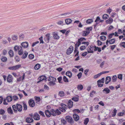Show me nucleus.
Here are the masks:
<instances>
[{"instance_id": "nucleus-1", "label": "nucleus", "mask_w": 125, "mask_h": 125, "mask_svg": "<svg viewBox=\"0 0 125 125\" xmlns=\"http://www.w3.org/2000/svg\"><path fill=\"white\" fill-rule=\"evenodd\" d=\"M12 107L13 111L15 113H17L18 111L21 112L22 110V106L19 104H17L16 105H12Z\"/></svg>"}, {"instance_id": "nucleus-2", "label": "nucleus", "mask_w": 125, "mask_h": 125, "mask_svg": "<svg viewBox=\"0 0 125 125\" xmlns=\"http://www.w3.org/2000/svg\"><path fill=\"white\" fill-rule=\"evenodd\" d=\"M61 107H59L60 110L63 112H65L66 110L67 109V106L65 104L61 103Z\"/></svg>"}, {"instance_id": "nucleus-3", "label": "nucleus", "mask_w": 125, "mask_h": 125, "mask_svg": "<svg viewBox=\"0 0 125 125\" xmlns=\"http://www.w3.org/2000/svg\"><path fill=\"white\" fill-rule=\"evenodd\" d=\"M71 15V13L70 12L65 13H63L59 15V16L60 18H66L70 16Z\"/></svg>"}, {"instance_id": "nucleus-4", "label": "nucleus", "mask_w": 125, "mask_h": 125, "mask_svg": "<svg viewBox=\"0 0 125 125\" xmlns=\"http://www.w3.org/2000/svg\"><path fill=\"white\" fill-rule=\"evenodd\" d=\"M65 119L68 122L71 124L73 123V120L72 118L70 116H67L66 117Z\"/></svg>"}, {"instance_id": "nucleus-5", "label": "nucleus", "mask_w": 125, "mask_h": 125, "mask_svg": "<svg viewBox=\"0 0 125 125\" xmlns=\"http://www.w3.org/2000/svg\"><path fill=\"white\" fill-rule=\"evenodd\" d=\"M29 105L31 107H33L35 105V103L34 101L32 99H30L29 101Z\"/></svg>"}, {"instance_id": "nucleus-6", "label": "nucleus", "mask_w": 125, "mask_h": 125, "mask_svg": "<svg viewBox=\"0 0 125 125\" xmlns=\"http://www.w3.org/2000/svg\"><path fill=\"white\" fill-rule=\"evenodd\" d=\"M33 116L34 119L35 120H39L40 119V116L38 113H36L34 114Z\"/></svg>"}, {"instance_id": "nucleus-7", "label": "nucleus", "mask_w": 125, "mask_h": 125, "mask_svg": "<svg viewBox=\"0 0 125 125\" xmlns=\"http://www.w3.org/2000/svg\"><path fill=\"white\" fill-rule=\"evenodd\" d=\"M50 37V34H46L44 37V40L47 42H49Z\"/></svg>"}, {"instance_id": "nucleus-8", "label": "nucleus", "mask_w": 125, "mask_h": 125, "mask_svg": "<svg viewBox=\"0 0 125 125\" xmlns=\"http://www.w3.org/2000/svg\"><path fill=\"white\" fill-rule=\"evenodd\" d=\"M20 65H18L12 67H9L8 69L10 70H15L18 69L20 67Z\"/></svg>"}, {"instance_id": "nucleus-9", "label": "nucleus", "mask_w": 125, "mask_h": 125, "mask_svg": "<svg viewBox=\"0 0 125 125\" xmlns=\"http://www.w3.org/2000/svg\"><path fill=\"white\" fill-rule=\"evenodd\" d=\"M73 47L72 46H71L69 48L67 51L66 52L68 55H70L73 51Z\"/></svg>"}, {"instance_id": "nucleus-10", "label": "nucleus", "mask_w": 125, "mask_h": 125, "mask_svg": "<svg viewBox=\"0 0 125 125\" xmlns=\"http://www.w3.org/2000/svg\"><path fill=\"white\" fill-rule=\"evenodd\" d=\"M26 122L28 123H31L33 121V120L32 118L30 117H27L25 119Z\"/></svg>"}, {"instance_id": "nucleus-11", "label": "nucleus", "mask_w": 125, "mask_h": 125, "mask_svg": "<svg viewBox=\"0 0 125 125\" xmlns=\"http://www.w3.org/2000/svg\"><path fill=\"white\" fill-rule=\"evenodd\" d=\"M22 47L23 48H27L28 46V42H22L21 44Z\"/></svg>"}, {"instance_id": "nucleus-12", "label": "nucleus", "mask_w": 125, "mask_h": 125, "mask_svg": "<svg viewBox=\"0 0 125 125\" xmlns=\"http://www.w3.org/2000/svg\"><path fill=\"white\" fill-rule=\"evenodd\" d=\"M73 102L71 100H69L68 103V106L69 108L72 107L73 106Z\"/></svg>"}, {"instance_id": "nucleus-13", "label": "nucleus", "mask_w": 125, "mask_h": 125, "mask_svg": "<svg viewBox=\"0 0 125 125\" xmlns=\"http://www.w3.org/2000/svg\"><path fill=\"white\" fill-rule=\"evenodd\" d=\"M73 117L74 120L75 121H78L79 118V116L77 114H74L73 115Z\"/></svg>"}, {"instance_id": "nucleus-14", "label": "nucleus", "mask_w": 125, "mask_h": 125, "mask_svg": "<svg viewBox=\"0 0 125 125\" xmlns=\"http://www.w3.org/2000/svg\"><path fill=\"white\" fill-rule=\"evenodd\" d=\"M111 80V78L110 76H108L106 77L105 78V84H108Z\"/></svg>"}, {"instance_id": "nucleus-15", "label": "nucleus", "mask_w": 125, "mask_h": 125, "mask_svg": "<svg viewBox=\"0 0 125 125\" xmlns=\"http://www.w3.org/2000/svg\"><path fill=\"white\" fill-rule=\"evenodd\" d=\"M90 32L86 31H82V36H87L90 33Z\"/></svg>"}, {"instance_id": "nucleus-16", "label": "nucleus", "mask_w": 125, "mask_h": 125, "mask_svg": "<svg viewBox=\"0 0 125 125\" xmlns=\"http://www.w3.org/2000/svg\"><path fill=\"white\" fill-rule=\"evenodd\" d=\"M72 21V20L70 19H67L65 20V23L67 25H68L71 23Z\"/></svg>"}, {"instance_id": "nucleus-17", "label": "nucleus", "mask_w": 125, "mask_h": 125, "mask_svg": "<svg viewBox=\"0 0 125 125\" xmlns=\"http://www.w3.org/2000/svg\"><path fill=\"white\" fill-rule=\"evenodd\" d=\"M39 81L38 82L39 83V82L43 80H46V78L45 76H42L39 78Z\"/></svg>"}, {"instance_id": "nucleus-18", "label": "nucleus", "mask_w": 125, "mask_h": 125, "mask_svg": "<svg viewBox=\"0 0 125 125\" xmlns=\"http://www.w3.org/2000/svg\"><path fill=\"white\" fill-rule=\"evenodd\" d=\"M12 80V76L11 75H9L8 76L7 81L9 83H10Z\"/></svg>"}, {"instance_id": "nucleus-19", "label": "nucleus", "mask_w": 125, "mask_h": 125, "mask_svg": "<svg viewBox=\"0 0 125 125\" xmlns=\"http://www.w3.org/2000/svg\"><path fill=\"white\" fill-rule=\"evenodd\" d=\"M45 113L47 117H50L51 116L50 111L48 110H46L45 111Z\"/></svg>"}, {"instance_id": "nucleus-20", "label": "nucleus", "mask_w": 125, "mask_h": 125, "mask_svg": "<svg viewBox=\"0 0 125 125\" xmlns=\"http://www.w3.org/2000/svg\"><path fill=\"white\" fill-rule=\"evenodd\" d=\"M28 54V52L25 51L24 52V53L22 56L21 58L22 59H25L27 56Z\"/></svg>"}, {"instance_id": "nucleus-21", "label": "nucleus", "mask_w": 125, "mask_h": 125, "mask_svg": "<svg viewBox=\"0 0 125 125\" xmlns=\"http://www.w3.org/2000/svg\"><path fill=\"white\" fill-rule=\"evenodd\" d=\"M18 54L20 55H21L23 54V51L22 47L21 46L20 47L18 50Z\"/></svg>"}, {"instance_id": "nucleus-22", "label": "nucleus", "mask_w": 125, "mask_h": 125, "mask_svg": "<svg viewBox=\"0 0 125 125\" xmlns=\"http://www.w3.org/2000/svg\"><path fill=\"white\" fill-rule=\"evenodd\" d=\"M49 81H53L55 82L56 81V79L55 78L52 76H50L48 79Z\"/></svg>"}, {"instance_id": "nucleus-23", "label": "nucleus", "mask_w": 125, "mask_h": 125, "mask_svg": "<svg viewBox=\"0 0 125 125\" xmlns=\"http://www.w3.org/2000/svg\"><path fill=\"white\" fill-rule=\"evenodd\" d=\"M93 47V46L92 45L91 46H89L88 47L89 50L88 49L87 51L88 53H93L94 52L93 50H91V49Z\"/></svg>"}, {"instance_id": "nucleus-24", "label": "nucleus", "mask_w": 125, "mask_h": 125, "mask_svg": "<svg viewBox=\"0 0 125 125\" xmlns=\"http://www.w3.org/2000/svg\"><path fill=\"white\" fill-rule=\"evenodd\" d=\"M51 115H52L54 116H56V113L55 111L53 109H52L50 110Z\"/></svg>"}, {"instance_id": "nucleus-25", "label": "nucleus", "mask_w": 125, "mask_h": 125, "mask_svg": "<svg viewBox=\"0 0 125 125\" xmlns=\"http://www.w3.org/2000/svg\"><path fill=\"white\" fill-rule=\"evenodd\" d=\"M52 34L53 35V37L55 39H58L59 38V36L55 32L52 33Z\"/></svg>"}, {"instance_id": "nucleus-26", "label": "nucleus", "mask_w": 125, "mask_h": 125, "mask_svg": "<svg viewBox=\"0 0 125 125\" xmlns=\"http://www.w3.org/2000/svg\"><path fill=\"white\" fill-rule=\"evenodd\" d=\"M118 115L120 116H122L124 115H125V110H123L122 112L118 113Z\"/></svg>"}, {"instance_id": "nucleus-27", "label": "nucleus", "mask_w": 125, "mask_h": 125, "mask_svg": "<svg viewBox=\"0 0 125 125\" xmlns=\"http://www.w3.org/2000/svg\"><path fill=\"white\" fill-rule=\"evenodd\" d=\"M41 67V65L39 64H36L34 67V69L35 70H38Z\"/></svg>"}, {"instance_id": "nucleus-28", "label": "nucleus", "mask_w": 125, "mask_h": 125, "mask_svg": "<svg viewBox=\"0 0 125 125\" xmlns=\"http://www.w3.org/2000/svg\"><path fill=\"white\" fill-rule=\"evenodd\" d=\"M22 104L23 105V107L24 108L23 110L24 111L27 110V106L25 102H22Z\"/></svg>"}, {"instance_id": "nucleus-29", "label": "nucleus", "mask_w": 125, "mask_h": 125, "mask_svg": "<svg viewBox=\"0 0 125 125\" xmlns=\"http://www.w3.org/2000/svg\"><path fill=\"white\" fill-rule=\"evenodd\" d=\"M8 53L11 57H12L13 56V52L12 50H10L8 52Z\"/></svg>"}, {"instance_id": "nucleus-30", "label": "nucleus", "mask_w": 125, "mask_h": 125, "mask_svg": "<svg viewBox=\"0 0 125 125\" xmlns=\"http://www.w3.org/2000/svg\"><path fill=\"white\" fill-rule=\"evenodd\" d=\"M103 92L105 91L106 92V93L107 94L109 93L110 90L108 88H106L104 89L103 90Z\"/></svg>"}, {"instance_id": "nucleus-31", "label": "nucleus", "mask_w": 125, "mask_h": 125, "mask_svg": "<svg viewBox=\"0 0 125 125\" xmlns=\"http://www.w3.org/2000/svg\"><path fill=\"white\" fill-rule=\"evenodd\" d=\"M7 111L10 114H12L13 113L11 107H9L8 108Z\"/></svg>"}, {"instance_id": "nucleus-32", "label": "nucleus", "mask_w": 125, "mask_h": 125, "mask_svg": "<svg viewBox=\"0 0 125 125\" xmlns=\"http://www.w3.org/2000/svg\"><path fill=\"white\" fill-rule=\"evenodd\" d=\"M58 95L60 97H63L64 95V94L63 91H61L59 92Z\"/></svg>"}, {"instance_id": "nucleus-33", "label": "nucleus", "mask_w": 125, "mask_h": 125, "mask_svg": "<svg viewBox=\"0 0 125 125\" xmlns=\"http://www.w3.org/2000/svg\"><path fill=\"white\" fill-rule=\"evenodd\" d=\"M6 99L7 100L8 102H10L12 100V98L11 96H8L7 97Z\"/></svg>"}, {"instance_id": "nucleus-34", "label": "nucleus", "mask_w": 125, "mask_h": 125, "mask_svg": "<svg viewBox=\"0 0 125 125\" xmlns=\"http://www.w3.org/2000/svg\"><path fill=\"white\" fill-rule=\"evenodd\" d=\"M77 88L78 90H81L83 88V87L82 84H79L78 85Z\"/></svg>"}, {"instance_id": "nucleus-35", "label": "nucleus", "mask_w": 125, "mask_h": 125, "mask_svg": "<svg viewBox=\"0 0 125 125\" xmlns=\"http://www.w3.org/2000/svg\"><path fill=\"white\" fill-rule=\"evenodd\" d=\"M113 21V20L112 18L111 17H110V18L108 20L106 21L107 23H110L112 22Z\"/></svg>"}, {"instance_id": "nucleus-36", "label": "nucleus", "mask_w": 125, "mask_h": 125, "mask_svg": "<svg viewBox=\"0 0 125 125\" xmlns=\"http://www.w3.org/2000/svg\"><path fill=\"white\" fill-rule=\"evenodd\" d=\"M109 17L108 15L106 14H104L103 15L102 18L104 20H106L109 18Z\"/></svg>"}, {"instance_id": "nucleus-37", "label": "nucleus", "mask_w": 125, "mask_h": 125, "mask_svg": "<svg viewBox=\"0 0 125 125\" xmlns=\"http://www.w3.org/2000/svg\"><path fill=\"white\" fill-rule=\"evenodd\" d=\"M66 74L69 77H71L72 75L71 72L69 71L67 72L66 73Z\"/></svg>"}, {"instance_id": "nucleus-38", "label": "nucleus", "mask_w": 125, "mask_h": 125, "mask_svg": "<svg viewBox=\"0 0 125 125\" xmlns=\"http://www.w3.org/2000/svg\"><path fill=\"white\" fill-rule=\"evenodd\" d=\"M93 20L92 19H89L86 21V22L87 24H90L93 22Z\"/></svg>"}, {"instance_id": "nucleus-39", "label": "nucleus", "mask_w": 125, "mask_h": 125, "mask_svg": "<svg viewBox=\"0 0 125 125\" xmlns=\"http://www.w3.org/2000/svg\"><path fill=\"white\" fill-rule=\"evenodd\" d=\"M115 39L114 38L113 39L109 40V43L110 44H112L115 43Z\"/></svg>"}, {"instance_id": "nucleus-40", "label": "nucleus", "mask_w": 125, "mask_h": 125, "mask_svg": "<svg viewBox=\"0 0 125 125\" xmlns=\"http://www.w3.org/2000/svg\"><path fill=\"white\" fill-rule=\"evenodd\" d=\"M7 59L6 57L2 56V58L1 59V60L3 62H6L7 60Z\"/></svg>"}, {"instance_id": "nucleus-41", "label": "nucleus", "mask_w": 125, "mask_h": 125, "mask_svg": "<svg viewBox=\"0 0 125 125\" xmlns=\"http://www.w3.org/2000/svg\"><path fill=\"white\" fill-rule=\"evenodd\" d=\"M77 42L76 43L75 45V50H74V53H75L76 52H79L78 50V48L77 47Z\"/></svg>"}, {"instance_id": "nucleus-42", "label": "nucleus", "mask_w": 125, "mask_h": 125, "mask_svg": "<svg viewBox=\"0 0 125 125\" xmlns=\"http://www.w3.org/2000/svg\"><path fill=\"white\" fill-rule=\"evenodd\" d=\"M63 23V21H59L57 22V23L59 25H62Z\"/></svg>"}, {"instance_id": "nucleus-43", "label": "nucleus", "mask_w": 125, "mask_h": 125, "mask_svg": "<svg viewBox=\"0 0 125 125\" xmlns=\"http://www.w3.org/2000/svg\"><path fill=\"white\" fill-rule=\"evenodd\" d=\"M89 121V119L88 118H86L84 120V123L85 125H86Z\"/></svg>"}, {"instance_id": "nucleus-44", "label": "nucleus", "mask_w": 125, "mask_h": 125, "mask_svg": "<svg viewBox=\"0 0 125 125\" xmlns=\"http://www.w3.org/2000/svg\"><path fill=\"white\" fill-rule=\"evenodd\" d=\"M21 46H19L18 45H16L14 47V50L15 51H17V50H18L19 49L20 47Z\"/></svg>"}, {"instance_id": "nucleus-45", "label": "nucleus", "mask_w": 125, "mask_h": 125, "mask_svg": "<svg viewBox=\"0 0 125 125\" xmlns=\"http://www.w3.org/2000/svg\"><path fill=\"white\" fill-rule=\"evenodd\" d=\"M100 39L103 41H104L106 40V37L105 36H101L100 37Z\"/></svg>"}, {"instance_id": "nucleus-46", "label": "nucleus", "mask_w": 125, "mask_h": 125, "mask_svg": "<svg viewBox=\"0 0 125 125\" xmlns=\"http://www.w3.org/2000/svg\"><path fill=\"white\" fill-rule=\"evenodd\" d=\"M74 112L75 113H79L80 112V111L78 109H75L73 110Z\"/></svg>"}, {"instance_id": "nucleus-47", "label": "nucleus", "mask_w": 125, "mask_h": 125, "mask_svg": "<svg viewBox=\"0 0 125 125\" xmlns=\"http://www.w3.org/2000/svg\"><path fill=\"white\" fill-rule=\"evenodd\" d=\"M112 79L113 80V82H115L116 81L117 79V76L116 75H114L112 78Z\"/></svg>"}, {"instance_id": "nucleus-48", "label": "nucleus", "mask_w": 125, "mask_h": 125, "mask_svg": "<svg viewBox=\"0 0 125 125\" xmlns=\"http://www.w3.org/2000/svg\"><path fill=\"white\" fill-rule=\"evenodd\" d=\"M72 100L74 101V102H76L78 101L79 100V98L78 97H73L72 98Z\"/></svg>"}, {"instance_id": "nucleus-49", "label": "nucleus", "mask_w": 125, "mask_h": 125, "mask_svg": "<svg viewBox=\"0 0 125 125\" xmlns=\"http://www.w3.org/2000/svg\"><path fill=\"white\" fill-rule=\"evenodd\" d=\"M105 79L104 78H102L101 79L97 81V82H99L101 83H104V82Z\"/></svg>"}, {"instance_id": "nucleus-50", "label": "nucleus", "mask_w": 125, "mask_h": 125, "mask_svg": "<svg viewBox=\"0 0 125 125\" xmlns=\"http://www.w3.org/2000/svg\"><path fill=\"white\" fill-rule=\"evenodd\" d=\"M5 111L4 110L2 109H0V114L3 115L5 114Z\"/></svg>"}, {"instance_id": "nucleus-51", "label": "nucleus", "mask_w": 125, "mask_h": 125, "mask_svg": "<svg viewBox=\"0 0 125 125\" xmlns=\"http://www.w3.org/2000/svg\"><path fill=\"white\" fill-rule=\"evenodd\" d=\"M56 115L57 114V115H59L61 114V113L60 111L58 109H56L55 110Z\"/></svg>"}, {"instance_id": "nucleus-52", "label": "nucleus", "mask_w": 125, "mask_h": 125, "mask_svg": "<svg viewBox=\"0 0 125 125\" xmlns=\"http://www.w3.org/2000/svg\"><path fill=\"white\" fill-rule=\"evenodd\" d=\"M63 79L64 81L66 82H68V80L66 78V77L65 76H64L63 78Z\"/></svg>"}, {"instance_id": "nucleus-53", "label": "nucleus", "mask_w": 125, "mask_h": 125, "mask_svg": "<svg viewBox=\"0 0 125 125\" xmlns=\"http://www.w3.org/2000/svg\"><path fill=\"white\" fill-rule=\"evenodd\" d=\"M120 45L121 46H122L124 48H125V42H122L120 43Z\"/></svg>"}, {"instance_id": "nucleus-54", "label": "nucleus", "mask_w": 125, "mask_h": 125, "mask_svg": "<svg viewBox=\"0 0 125 125\" xmlns=\"http://www.w3.org/2000/svg\"><path fill=\"white\" fill-rule=\"evenodd\" d=\"M118 78L120 80L122 79V74H119L118 75Z\"/></svg>"}, {"instance_id": "nucleus-55", "label": "nucleus", "mask_w": 125, "mask_h": 125, "mask_svg": "<svg viewBox=\"0 0 125 125\" xmlns=\"http://www.w3.org/2000/svg\"><path fill=\"white\" fill-rule=\"evenodd\" d=\"M92 27H90L86 28L85 29V30L87 31H89L90 32V31H91L92 30Z\"/></svg>"}, {"instance_id": "nucleus-56", "label": "nucleus", "mask_w": 125, "mask_h": 125, "mask_svg": "<svg viewBox=\"0 0 125 125\" xmlns=\"http://www.w3.org/2000/svg\"><path fill=\"white\" fill-rule=\"evenodd\" d=\"M29 58L31 59H32L34 57V55L32 54H30L29 55Z\"/></svg>"}, {"instance_id": "nucleus-57", "label": "nucleus", "mask_w": 125, "mask_h": 125, "mask_svg": "<svg viewBox=\"0 0 125 125\" xmlns=\"http://www.w3.org/2000/svg\"><path fill=\"white\" fill-rule=\"evenodd\" d=\"M86 46H82L80 47V50L81 51L84 50L86 48Z\"/></svg>"}, {"instance_id": "nucleus-58", "label": "nucleus", "mask_w": 125, "mask_h": 125, "mask_svg": "<svg viewBox=\"0 0 125 125\" xmlns=\"http://www.w3.org/2000/svg\"><path fill=\"white\" fill-rule=\"evenodd\" d=\"M97 85L99 87H101L103 86V84L97 81Z\"/></svg>"}, {"instance_id": "nucleus-59", "label": "nucleus", "mask_w": 125, "mask_h": 125, "mask_svg": "<svg viewBox=\"0 0 125 125\" xmlns=\"http://www.w3.org/2000/svg\"><path fill=\"white\" fill-rule=\"evenodd\" d=\"M49 84L50 85H52L53 86L54 85L55 83L53 81H50V82L49 83Z\"/></svg>"}, {"instance_id": "nucleus-60", "label": "nucleus", "mask_w": 125, "mask_h": 125, "mask_svg": "<svg viewBox=\"0 0 125 125\" xmlns=\"http://www.w3.org/2000/svg\"><path fill=\"white\" fill-rule=\"evenodd\" d=\"M39 114L42 115V116H44L45 115L44 114V113L42 111H40L39 112Z\"/></svg>"}, {"instance_id": "nucleus-61", "label": "nucleus", "mask_w": 125, "mask_h": 125, "mask_svg": "<svg viewBox=\"0 0 125 125\" xmlns=\"http://www.w3.org/2000/svg\"><path fill=\"white\" fill-rule=\"evenodd\" d=\"M18 96H17L14 95L13 96V99L14 100H17L18 99Z\"/></svg>"}, {"instance_id": "nucleus-62", "label": "nucleus", "mask_w": 125, "mask_h": 125, "mask_svg": "<svg viewBox=\"0 0 125 125\" xmlns=\"http://www.w3.org/2000/svg\"><path fill=\"white\" fill-rule=\"evenodd\" d=\"M97 42L98 46L101 45L102 44V42L99 40L97 41Z\"/></svg>"}, {"instance_id": "nucleus-63", "label": "nucleus", "mask_w": 125, "mask_h": 125, "mask_svg": "<svg viewBox=\"0 0 125 125\" xmlns=\"http://www.w3.org/2000/svg\"><path fill=\"white\" fill-rule=\"evenodd\" d=\"M117 111V110L116 109H114V112H113V114L112 115L113 116H114L115 115Z\"/></svg>"}, {"instance_id": "nucleus-64", "label": "nucleus", "mask_w": 125, "mask_h": 125, "mask_svg": "<svg viewBox=\"0 0 125 125\" xmlns=\"http://www.w3.org/2000/svg\"><path fill=\"white\" fill-rule=\"evenodd\" d=\"M82 75V73L81 72L79 73L77 75V76L78 79H80Z\"/></svg>"}]
</instances>
